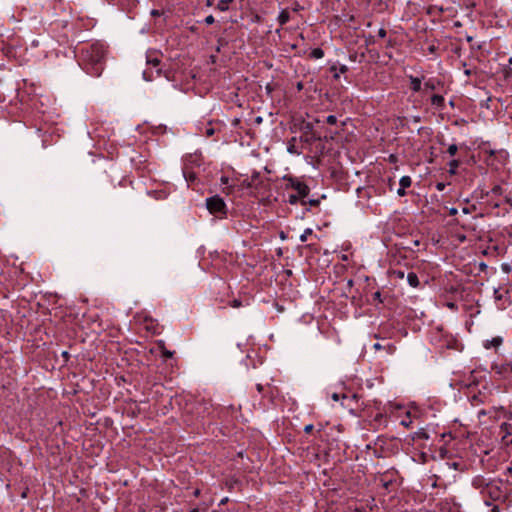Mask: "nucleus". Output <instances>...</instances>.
<instances>
[{
    "instance_id": "obj_1",
    "label": "nucleus",
    "mask_w": 512,
    "mask_h": 512,
    "mask_svg": "<svg viewBox=\"0 0 512 512\" xmlns=\"http://www.w3.org/2000/svg\"><path fill=\"white\" fill-rule=\"evenodd\" d=\"M107 46L96 41L84 45L79 52V66L90 76H101L106 64Z\"/></svg>"
},
{
    "instance_id": "obj_2",
    "label": "nucleus",
    "mask_w": 512,
    "mask_h": 512,
    "mask_svg": "<svg viewBox=\"0 0 512 512\" xmlns=\"http://www.w3.org/2000/svg\"><path fill=\"white\" fill-rule=\"evenodd\" d=\"M206 207L211 214L216 215L219 218H225L227 216L228 208L222 197L215 195L206 199Z\"/></svg>"
},
{
    "instance_id": "obj_3",
    "label": "nucleus",
    "mask_w": 512,
    "mask_h": 512,
    "mask_svg": "<svg viewBox=\"0 0 512 512\" xmlns=\"http://www.w3.org/2000/svg\"><path fill=\"white\" fill-rule=\"evenodd\" d=\"M482 495L488 497L492 501H498L504 497V492L501 489L500 483L490 481L482 488Z\"/></svg>"
},
{
    "instance_id": "obj_4",
    "label": "nucleus",
    "mask_w": 512,
    "mask_h": 512,
    "mask_svg": "<svg viewBox=\"0 0 512 512\" xmlns=\"http://www.w3.org/2000/svg\"><path fill=\"white\" fill-rule=\"evenodd\" d=\"M288 181L289 184H287V188L294 189L297 192V195L301 197V204L306 205L305 198L309 195L310 192L308 185L295 178H289Z\"/></svg>"
},
{
    "instance_id": "obj_5",
    "label": "nucleus",
    "mask_w": 512,
    "mask_h": 512,
    "mask_svg": "<svg viewBox=\"0 0 512 512\" xmlns=\"http://www.w3.org/2000/svg\"><path fill=\"white\" fill-rule=\"evenodd\" d=\"M491 370L500 378L506 379L512 375V363L508 361L494 362Z\"/></svg>"
},
{
    "instance_id": "obj_6",
    "label": "nucleus",
    "mask_w": 512,
    "mask_h": 512,
    "mask_svg": "<svg viewBox=\"0 0 512 512\" xmlns=\"http://www.w3.org/2000/svg\"><path fill=\"white\" fill-rule=\"evenodd\" d=\"M264 186L265 182L257 171H254L249 179H244L241 183V187L245 189L260 190Z\"/></svg>"
},
{
    "instance_id": "obj_7",
    "label": "nucleus",
    "mask_w": 512,
    "mask_h": 512,
    "mask_svg": "<svg viewBox=\"0 0 512 512\" xmlns=\"http://www.w3.org/2000/svg\"><path fill=\"white\" fill-rule=\"evenodd\" d=\"M331 398L334 401H339L340 399H342V405L344 407H346V408H349L350 411H354L355 409H357V407H352L350 405L351 401H355L357 403V401H358V395L357 394H352L351 396L343 394V395L340 396V394H338V393H333Z\"/></svg>"
},
{
    "instance_id": "obj_8",
    "label": "nucleus",
    "mask_w": 512,
    "mask_h": 512,
    "mask_svg": "<svg viewBox=\"0 0 512 512\" xmlns=\"http://www.w3.org/2000/svg\"><path fill=\"white\" fill-rule=\"evenodd\" d=\"M444 83L438 78H429L424 83V89L425 90H438L439 88L443 87Z\"/></svg>"
},
{
    "instance_id": "obj_9",
    "label": "nucleus",
    "mask_w": 512,
    "mask_h": 512,
    "mask_svg": "<svg viewBox=\"0 0 512 512\" xmlns=\"http://www.w3.org/2000/svg\"><path fill=\"white\" fill-rule=\"evenodd\" d=\"M431 105L438 110L445 108V99L442 95L434 94L431 96Z\"/></svg>"
},
{
    "instance_id": "obj_10",
    "label": "nucleus",
    "mask_w": 512,
    "mask_h": 512,
    "mask_svg": "<svg viewBox=\"0 0 512 512\" xmlns=\"http://www.w3.org/2000/svg\"><path fill=\"white\" fill-rule=\"evenodd\" d=\"M503 343L501 336L493 337L491 340H485L483 346L485 349L498 348Z\"/></svg>"
},
{
    "instance_id": "obj_11",
    "label": "nucleus",
    "mask_w": 512,
    "mask_h": 512,
    "mask_svg": "<svg viewBox=\"0 0 512 512\" xmlns=\"http://www.w3.org/2000/svg\"><path fill=\"white\" fill-rule=\"evenodd\" d=\"M408 78L410 81V89L413 92H419L422 90V79L421 78H418V77H415L412 75H410Z\"/></svg>"
},
{
    "instance_id": "obj_12",
    "label": "nucleus",
    "mask_w": 512,
    "mask_h": 512,
    "mask_svg": "<svg viewBox=\"0 0 512 512\" xmlns=\"http://www.w3.org/2000/svg\"><path fill=\"white\" fill-rule=\"evenodd\" d=\"M372 347L375 351L384 350V351H386L387 354H392L395 351V346L392 343H388L387 345H382L377 342V343H374Z\"/></svg>"
},
{
    "instance_id": "obj_13",
    "label": "nucleus",
    "mask_w": 512,
    "mask_h": 512,
    "mask_svg": "<svg viewBox=\"0 0 512 512\" xmlns=\"http://www.w3.org/2000/svg\"><path fill=\"white\" fill-rule=\"evenodd\" d=\"M220 182H221L222 185L225 186L223 188V192L225 194L229 195L230 193H232L235 185L234 184H230V179L227 176H222L220 178Z\"/></svg>"
},
{
    "instance_id": "obj_14",
    "label": "nucleus",
    "mask_w": 512,
    "mask_h": 512,
    "mask_svg": "<svg viewBox=\"0 0 512 512\" xmlns=\"http://www.w3.org/2000/svg\"><path fill=\"white\" fill-rule=\"evenodd\" d=\"M408 284L413 287L417 288L420 285L419 278L415 272H409L406 276Z\"/></svg>"
},
{
    "instance_id": "obj_15",
    "label": "nucleus",
    "mask_w": 512,
    "mask_h": 512,
    "mask_svg": "<svg viewBox=\"0 0 512 512\" xmlns=\"http://www.w3.org/2000/svg\"><path fill=\"white\" fill-rule=\"evenodd\" d=\"M290 20V14L286 9L280 11L277 21L280 26H284Z\"/></svg>"
},
{
    "instance_id": "obj_16",
    "label": "nucleus",
    "mask_w": 512,
    "mask_h": 512,
    "mask_svg": "<svg viewBox=\"0 0 512 512\" xmlns=\"http://www.w3.org/2000/svg\"><path fill=\"white\" fill-rule=\"evenodd\" d=\"M448 165H449V170H448L449 174L450 175H456L457 174V168L460 165V161L457 160V159H453V160H451L448 163Z\"/></svg>"
},
{
    "instance_id": "obj_17",
    "label": "nucleus",
    "mask_w": 512,
    "mask_h": 512,
    "mask_svg": "<svg viewBox=\"0 0 512 512\" xmlns=\"http://www.w3.org/2000/svg\"><path fill=\"white\" fill-rule=\"evenodd\" d=\"M147 64L152 65L154 68H157V74H160L161 69L158 68L160 65V59H158L157 57H151L149 55L147 56Z\"/></svg>"
},
{
    "instance_id": "obj_18",
    "label": "nucleus",
    "mask_w": 512,
    "mask_h": 512,
    "mask_svg": "<svg viewBox=\"0 0 512 512\" xmlns=\"http://www.w3.org/2000/svg\"><path fill=\"white\" fill-rule=\"evenodd\" d=\"M233 1L234 0H220L217 3L216 8L221 12H225L229 9L228 4L232 3Z\"/></svg>"
},
{
    "instance_id": "obj_19",
    "label": "nucleus",
    "mask_w": 512,
    "mask_h": 512,
    "mask_svg": "<svg viewBox=\"0 0 512 512\" xmlns=\"http://www.w3.org/2000/svg\"><path fill=\"white\" fill-rule=\"evenodd\" d=\"M486 480L482 477H477L473 480V486L477 489L480 490V492L482 493V488L484 487V485L486 484Z\"/></svg>"
},
{
    "instance_id": "obj_20",
    "label": "nucleus",
    "mask_w": 512,
    "mask_h": 512,
    "mask_svg": "<svg viewBox=\"0 0 512 512\" xmlns=\"http://www.w3.org/2000/svg\"><path fill=\"white\" fill-rule=\"evenodd\" d=\"M412 184V179L410 176H402L399 180V185L402 187V188H408L410 187Z\"/></svg>"
},
{
    "instance_id": "obj_21",
    "label": "nucleus",
    "mask_w": 512,
    "mask_h": 512,
    "mask_svg": "<svg viewBox=\"0 0 512 512\" xmlns=\"http://www.w3.org/2000/svg\"><path fill=\"white\" fill-rule=\"evenodd\" d=\"M310 57L312 59H321L324 57V51L321 48H314L310 53Z\"/></svg>"
},
{
    "instance_id": "obj_22",
    "label": "nucleus",
    "mask_w": 512,
    "mask_h": 512,
    "mask_svg": "<svg viewBox=\"0 0 512 512\" xmlns=\"http://www.w3.org/2000/svg\"><path fill=\"white\" fill-rule=\"evenodd\" d=\"M390 276L393 279H403L405 277V272L403 270H392L390 272Z\"/></svg>"
},
{
    "instance_id": "obj_23",
    "label": "nucleus",
    "mask_w": 512,
    "mask_h": 512,
    "mask_svg": "<svg viewBox=\"0 0 512 512\" xmlns=\"http://www.w3.org/2000/svg\"><path fill=\"white\" fill-rule=\"evenodd\" d=\"M312 233H313V230H312L311 228H306V229L303 231V233L300 235V241H301V242H306V241H307V239H308V237H309L310 235H312Z\"/></svg>"
},
{
    "instance_id": "obj_24",
    "label": "nucleus",
    "mask_w": 512,
    "mask_h": 512,
    "mask_svg": "<svg viewBox=\"0 0 512 512\" xmlns=\"http://www.w3.org/2000/svg\"><path fill=\"white\" fill-rule=\"evenodd\" d=\"M490 193H491L492 195H495V196H500V195H502V194H503V188H502L500 185H495V186L491 189Z\"/></svg>"
},
{
    "instance_id": "obj_25",
    "label": "nucleus",
    "mask_w": 512,
    "mask_h": 512,
    "mask_svg": "<svg viewBox=\"0 0 512 512\" xmlns=\"http://www.w3.org/2000/svg\"><path fill=\"white\" fill-rule=\"evenodd\" d=\"M301 197H299L297 194H291L288 198V203L291 205H296Z\"/></svg>"
},
{
    "instance_id": "obj_26",
    "label": "nucleus",
    "mask_w": 512,
    "mask_h": 512,
    "mask_svg": "<svg viewBox=\"0 0 512 512\" xmlns=\"http://www.w3.org/2000/svg\"><path fill=\"white\" fill-rule=\"evenodd\" d=\"M458 151V146L456 144L449 145L447 152L450 156H454Z\"/></svg>"
},
{
    "instance_id": "obj_27",
    "label": "nucleus",
    "mask_w": 512,
    "mask_h": 512,
    "mask_svg": "<svg viewBox=\"0 0 512 512\" xmlns=\"http://www.w3.org/2000/svg\"><path fill=\"white\" fill-rule=\"evenodd\" d=\"M416 437L418 439H425V440H427L429 438V435H428V433L426 431L420 430V431L416 432Z\"/></svg>"
},
{
    "instance_id": "obj_28",
    "label": "nucleus",
    "mask_w": 512,
    "mask_h": 512,
    "mask_svg": "<svg viewBox=\"0 0 512 512\" xmlns=\"http://www.w3.org/2000/svg\"><path fill=\"white\" fill-rule=\"evenodd\" d=\"M173 354H174L173 351L167 350L165 347H162V357H164V358H172Z\"/></svg>"
},
{
    "instance_id": "obj_29",
    "label": "nucleus",
    "mask_w": 512,
    "mask_h": 512,
    "mask_svg": "<svg viewBox=\"0 0 512 512\" xmlns=\"http://www.w3.org/2000/svg\"><path fill=\"white\" fill-rule=\"evenodd\" d=\"M326 122L330 125H334L337 123V117L335 115H329L326 118Z\"/></svg>"
},
{
    "instance_id": "obj_30",
    "label": "nucleus",
    "mask_w": 512,
    "mask_h": 512,
    "mask_svg": "<svg viewBox=\"0 0 512 512\" xmlns=\"http://www.w3.org/2000/svg\"><path fill=\"white\" fill-rule=\"evenodd\" d=\"M230 306L233 307V308H239L241 306H243L242 304V301L239 300V299H234L230 302Z\"/></svg>"
},
{
    "instance_id": "obj_31",
    "label": "nucleus",
    "mask_w": 512,
    "mask_h": 512,
    "mask_svg": "<svg viewBox=\"0 0 512 512\" xmlns=\"http://www.w3.org/2000/svg\"><path fill=\"white\" fill-rule=\"evenodd\" d=\"M501 269L505 273H510L511 270H512L511 266L508 263H502L501 264Z\"/></svg>"
},
{
    "instance_id": "obj_32",
    "label": "nucleus",
    "mask_w": 512,
    "mask_h": 512,
    "mask_svg": "<svg viewBox=\"0 0 512 512\" xmlns=\"http://www.w3.org/2000/svg\"><path fill=\"white\" fill-rule=\"evenodd\" d=\"M204 22H205L207 25H212V24L215 22V19H214L213 15H208V16L204 19Z\"/></svg>"
},
{
    "instance_id": "obj_33",
    "label": "nucleus",
    "mask_w": 512,
    "mask_h": 512,
    "mask_svg": "<svg viewBox=\"0 0 512 512\" xmlns=\"http://www.w3.org/2000/svg\"><path fill=\"white\" fill-rule=\"evenodd\" d=\"M309 204L310 206H318L320 204V199H309L306 201V204Z\"/></svg>"
},
{
    "instance_id": "obj_34",
    "label": "nucleus",
    "mask_w": 512,
    "mask_h": 512,
    "mask_svg": "<svg viewBox=\"0 0 512 512\" xmlns=\"http://www.w3.org/2000/svg\"><path fill=\"white\" fill-rule=\"evenodd\" d=\"M143 77L146 81H151L152 80V74L151 72H149L148 70H145L143 72Z\"/></svg>"
},
{
    "instance_id": "obj_35",
    "label": "nucleus",
    "mask_w": 512,
    "mask_h": 512,
    "mask_svg": "<svg viewBox=\"0 0 512 512\" xmlns=\"http://www.w3.org/2000/svg\"><path fill=\"white\" fill-rule=\"evenodd\" d=\"M446 307L449 308L450 310H457L458 309L457 304L454 303V302H447L446 303Z\"/></svg>"
},
{
    "instance_id": "obj_36",
    "label": "nucleus",
    "mask_w": 512,
    "mask_h": 512,
    "mask_svg": "<svg viewBox=\"0 0 512 512\" xmlns=\"http://www.w3.org/2000/svg\"><path fill=\"white\" fill-rule=\"evenodd\" d=\"M435 187L438 191H443L446 188V184L443 182H438Z\"/></svg>"
},
{
    "instance_id": "obj_37",
    "label": "nucleus",
    "mask_w": 512,
    "mask_h": 512,
    "mask_svg": "<svg viewBox=\"0 0 512 512\" xmlns=\"http://www.w3.org/2000/svg\"><path fill=\"white\" fill-rule=\"evenodd\" d=\"M313 429H314L313 424H308V425H306V426L304 427V432H305V433H311V432L313 431Z\"/></svg>"
},
{
    "instance_id": "obj_38",
    "label": "nucleus",
    "mask_w": 512,
    "mask_h": 512,
    "mask_svg": "<svg viewBox=\"0 0 512 512\" xmlns=\"http://www.w3.org/2000/svg\"><path fill=\"white\" fill-rule=\"evenodd\" d=\"M406 188H402L401 186L397 189V194L400 196V197H403L406 195V191H405Z\"/></svg>"
},
{
    "instance_id": "obj_39",
    "label": "nucleus",
    "mask_w": 512,
    "mask_h": 512,
    "mask_svg": "<svg viewBox=\"0 0 512 512\" xmlns=\"http://www.w3.org/2000/svg\"><path fill=\"white\" fill-rule=\"evenodd\" d=\"M373 299L374 300H377L379 302H382V299H381V293L380 291H376L374 294H373Z\"/></svg>"
},
{
    "instance_id": "obj_40",
    "label": "nucleus",
    "mask_w": 512,
    "mask_h": 512,
    "mask_svg": "<svg viewBox=\"0 0 512 512\" xmlns=\"http://www.w3.org/2000/svg\"><path fill=\"white\" fill-rule=\"evenodd\" d=\"M386 34H387V32H386V30H385L384 28H380V29L378 30V36H379L380 38H384V37H386Z\"/></svg>"
},
{
    "instance_id": "obj_41",
    "label": "nucleus",
    "mask_w": 512,
    "mask_h": 512,
    "mask_svg": "<svg viewBox=\"0 0 512 512\" xmlns=\"http://www.w3.org/2000/svg\"><path fill=\"white\" fill-rule=\"evenodd\" d=\"M457 213H458L457 208L452 207V208H450V209H449V215L454 216V215H456Z\"/></svg>"
},
{
    "instance_id": "obj_42",
    "label": "nucleus",
    "mask_w": 512,
    "mask_h": 512,
    "mask_svg": "<svg viewBox=\"0 0 512 512\" xmlns=\"http://www.w3.org/2000/svg\"><path fill=\"white\" fill-rule=\"evenodd\" d=\"M302 9H303V7L298 3H296L295 6L293 7V11H295V12H298Z\"/></svg>"
},
{
    "instance_id": "obj_43",
    "label": "nucleus",
    "mask_w": 512,
    "mask_h": 512,
    "mask_svg": "<svg viewBox=\"0 0 512 512\" xmlns=\"http://www.w3.org/2000/svg\"><path fill=\"white\" fill-rule=\"evenodd\" d=\"M151 15L154 16V17H157V16L161 15V12L159 10L153 9L151 11Z\"/></svg>"
},
{
    "instance_id": "obj_44",
    "label": "nucleus",
    "mask_w": 512,
    "mask_h": 512,
    "mask_svg": "<svg viewBox=\"0 0 512 512\" xmlns=\"http://www.w3.org/2000/svg\"><path fill=\"white\" fill-rule=\"evenodd\" d=\"M339 71L340 73H346L348 71V68L346 65H341Z\"/></svg>"
},
{
    "instance_id": "obj_45",
    "label": "nucleus",
    "mask_w": 512,
    "mask_h": 512,
    "mask_svg": "<svg viewBox=\"0 0 512 512\" xmlns=\"http://www.w3.org/2000/svg\"><path fill=\"white\" fill-rule=\"evenodd\" d=\"M213 134H214V129H213V128H208V129L206 130V135H207V136H212Z\"/></svg>"
},
{
    "instance_id": "obj_46",
    "label": "nucleus",
    "mask_w": 512,
    "mask_h": 512,
    "mask_svg": "<svg viewBox=\"0 0 512 512\" xmlns=\"http://www.w3.org/2000/svg\"><path fill=\"white\" fill-rule=\"evenodd\" d=\"M411 120H412L413 122H415V123H418V122H420V121H421V117H420V116H413V117L411 118Z\"/></svg>"
},
{
    "instance_id": "obj_47",
    "label": "nucleus",
    "mask_w": 512,
    "mask_h": 512,
    "mask_svg": "<svg viewBox=\"0 0 512 512\" xmlns=\"http://www.w3.org/2000/svg\"><path fill=\"white\" fill-rule=\"evenodd\" d=\"M256 389H257V391H258L259 393H261V392L263 391L264 387H263V385H262V384H257V385H256Z\"/></svg>"
},
{
    "instance_id": "obj_48",
    "label": "nucleus",
    "mask_w": 512,
    "mask_h": 512,
    "mask_svg": "<svg viewBox=\"0 0 512 512\" xmlns=\"http://www.w3.org/2000/svg\"><path fill=\"white\" fill-rule=\"evenodd\" d=\"M228 500H229L228 497H225V498L221 499L219 505L220 506L225 505L228 502Z\"/></svg>"
},
{
    "instance_id": "obj_49",
    "label": "nucleus",
    "mask_w": 512,
    "mask_h": 512,
    "mask_svg": "<svg viewBox=\"0 0 512 512\" xmlns=\"http://www.w3.org/2000/svg\"><path fill=\"white\" fill-rule=\"evenodd\" d=\"M214 3V0H206V6L211 7Z\"/></svg>"
},
{
    "instance_id": "obj_50",
    "label": "nucleus",
    "mask_w": 512,
    "mask_h": 512,
    "mask_svg": "<svg viewBox=\"0 0 512 512\" xmlns=\"http://www.w3.org/2000/svg\"><path fill=\"white\" fill-rule=\"evenodd\" d=\"M491 512H500V509L498 506H493V508L491 509Z\"/></svg>"
},
{
    "instance_id": "obj_51",
    "label": "nucleus",
    "mask_w": 512,
    "mask_h": 512,
    "mask_svg": "<svg viewBox=\"0 0 512 512\" xmlns=\"http://www.w3.org/2000/svg\"><path fill=\"white\" fill-rule=\"evenodd\" d=\"M486 268H487V265L484 262L480 263V270H484Z\"/></svg>"
},
{
    "instance_id": "obj_52",
    "label": "nucleus",
    "mask_w": 512,
    "mask_h": 512,
    "mask_svg": "<svg viewBox=\"0 0 512 512\" xmlns=\"http://www.w3.org/2000/svg\"><path fill=\"white\" fill-rule=\"evenodd\" d=\"M288 152H289V153H295L294 146H290V147H288Z\"/></svg>"
},
{
    "instance_id": "obj_53",
    "label": "nucleus",
    "mask_w": 512,
    "mask_h": 512,
    "mask_svg": "<svg viewBox=\"0 0 512 512\" xmlns=\"http://www.w3.org/2000/svg\"><path fill=\"white\" fill-rule=\"evenodd\" d=\"M471 73H472V72H471V70H470V69H466V70L464 71V74H465L466 76H470V75H471Z\"/></svg>"
},
{
    "instance_id": "obj_54",
    "label": "nucleus",
    "mask_w": 512,
    "mask_h": 512,
    "mask_svg": "<svg viewBox=\"0 0 512 512\" xmlns=\"http://www.w3.org/2000/svg\"><path fill=\"white\" fill-rule=\"evenodd\" d=\"M62 356H63V357H65V358H68L69 354H68V352H67V351H64V352L62 353Z\"/></svg>"
},
{
    "instance_id": "obj_55",
    "label": "nucleus",
    "mask_w": 512,
    "mask_h": 512,
    "mask_svg": "<svg viewBox=\"0 0 512 512\" xmlns=\"http://www.w3.org/2000/svg\"><path fill=\"white\" fill-rule=\"evenodd\" d=\"M484 503H485V505H487V506H491V505H492V504H491V502H490V501H488V500H486V499L484 500Z\"/></svg>"
},
{
    "instance_id": "obj_56",
    "label": "nucleus",
    "mask_w": 512,
    "mask_h": 512,
    "mask_svg": "<svg viewBox=\"0 0 512 512\" xmlns=\"http://www.w3.org/2000/svg\"><path fill=\"white\" fill-rule=\"evenodd\" d=\"M189 512H200L198 508H194L192 510H190Z\"/></svg>"
},
{
    "instance_id": "obj_57",
    "label": "nucleus",
    "mask_w": 512,
    "mask_h": 512,
    "mask_svg": "<svg viewBox=\"0 0 512 512\" xmlns=\"http://www.w3.org/2000/svg\"><path fill=\"white\" fill-rule=\"evenodd\" d=\"M261 121H262V118H261V117H257V118H256V122H257V123H260Z\"/></svg>"
},
{
    "instance_id": "obj_58",
    "label": "nucleus",
    "mask_w": 512,
    "mask_h": 512,
    "mask_svg": "<svg viewBox=\"0 0 512 512\" xmlns=\"http://www.w3.org/2000/svg\"><path fill=\"white\" fill-rule=\"evenodd\" d=\"M449 105H450L451 107H454V102H453V100H451V101L449 102Z\"/></svg>"
},
{
    "instance_id": "obj_59",
    "label": "nucleus",
    "mask_w": 512,
    "mask_h": 512,
    "mask_svg": "<svg viewBox=\"0 0 512 512\" xmlns=\"http://www.w3.org/2000/svg\"><path fill=\"white\" fill-rule=\"evenodd\" d=\"M429 51H430V52H433V51H434V46H431V47L429 48Z\"/></svg>"
},
{
    "instance_id": "obj_60",
    "label": "nucleus",
    "mask_w": 512,
    "mask_h": 512,
    "mask_svg": "<svg viewBox=\"0 0 512 512\" xmlns=\"http://www.w3.org/2000/svg\"><path fill=\"white\" fill-rule=\"evenodd\" d=\"M334 78H336V79H337V78H339V74H338V73H335V74H334Z\"/></svg>"
},
{
    "instance_id": "obj_61",
    "label": "nucleus",
    "mask_w": 512,
    "mask_h": 512,
    "mask_svg": "<svg viewBox=\"0 0 512 512\" xmlns=\"http://www.w3.org/2000/svg\"><path fill=\"white\" fill-rule=\"evenodd\" d=\"M453 467H454L455 469H457L458 464H457V463H453Z\"/></svg>"
},
{
    "instance_id": "obj_62",
    "label": "nucleus",
    "mask_w": 512,
    "mask_h": 512,
    "mask_svg": "<svg viewBox=\"0 0 512 512\" xmlns=\"http://www.w3.org/2000/svg\"><path fill=\"white\" fill-rule=\"evenodd\" d=\"M395 156L394 155H390V159L391 161L394 160Z\"/></svg>"
},
{
    "instance_id": "obj_63",
    "label": "nucleus",
    "mask_w": 512,
    "mask_h": 512,
    "mask_svg": "<svg viewBox=\"0 0 512 512\" xmlns=\"http://www.w3.org/2000/svg\"><path fill=\"white\" fill-rule=\"evenodd\" d=\"M463 212H464V213H468V209H467V208H464V209H463Z\"/></svg>"
},
{
    "instance_id": "obj_64",
    "label": "nucleus",
    "mask_w": 512,
    "mask_h": 512,
    "mask_svg": "<svg viewBox=\"0 0 512 512\" xmlns=\"http://www.w3.org/2000/svg\"><path fill=\"white\" fill-rule=\"evenodd\" d=\"M509 63H512V58L509 59Z\"/></svg>"
}]
</instances>
